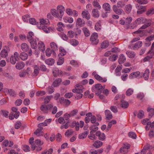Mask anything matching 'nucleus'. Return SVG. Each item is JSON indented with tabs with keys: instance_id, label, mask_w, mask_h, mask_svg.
<instances>
[{
	"instance_id": "54",
	"label": "nucleus",
	"mask_w": 154,
	"mask_h": 154,
	"mask_svg": "<svg viewBox=\"0 0 154 154\" xmlns=\"http://www.w3.org/2000/svg\"><path fill=\"white\" fill-rule=\"evenodd\" d=\"M8 94L12 97H15L17 95L16 93L12 89H10Z\"/></svg>"
},
{
	"instance_id": "31",
	"label": "nucleus",
	"mask_w": 154,
	"mask_h": 154,
	"mask_svg": "<svg viewBox=\"0 0 154 154\" xmlns=\"http://www.w3.org/2000/svg\"><path fill=\"white\" fill-rule=\"evenodd\" d=\"M126 54L128 57L131 58H134L136 55L135 53L132 51H128Z\"/></svg>"
},
{
	"instance_id": "49",
	"label": "nucleus",
	"mask_w": 154,
	"mask_h": 154,
	"mask_svg": "<svg viewBox=\"0 0 154 154\" xmlns=\"http://www.w3.org/2000/svg\"><path fill=\"white\" fill-rule=\"evenodd\" d=\"M100 23L101 22L99 21L96 23L95 26V28L97 31H100L101 29V26Z\"/></svg>"
},
{
	"instance_id": "40",
	"label": "nucleus",
	"mask_w": 154,
	"mask_h": 154,
	"mask_svg": "<svg viewBox=\"0 0 154 154\" xmlns=\"http://www.w3.org/2000/svg\"><path fill=\"white\" fill-rule=\"evenodd\" d=\"M82 30L84 33L85 35L86 36L88 37L90 36V33L89 30L86 27H84L82 29Z\"/></svg>"
},
{
	"instance_id": "23",
	"label": "nucleus",
	"mask_w": 154,
	"mask_h": 154,
	"mask_svg": "<svg viewBox=\"0 0 154 154\" xmlns=\"http://www.w3.org/2000/svg\"><path fill=\"white\" fill-rule=\"evenodd\" d=\"M49 23V20L47 19H42L40 20V22L37 23V25L39 24V26L41 24V26H44V25H47Z\"/></svg>"
},
{
	"instance_id": "64",
	"label": "nucleus",
	"mask_w": 154,
	"mask_h": 154,
	"mask_svg": "<svg viewBox=\"0 0 154 154\" xmlns=\"http://www.w3.org/2000/svg\"><path fill=\"white\" fill-rule=\"evenodd\" d=\"M133 91L132 89L129 88L126 92V95L127 96H130L133 93Z\"/></svg>"
},
{
	"instance_id": "42",
	"label": "nucleus",
	"mask_w": 154,
	"mask_h": 154,
	"mask_svg": "<svg viewBox=\"0 0 154 154\" xmlns=\"http://www.w3.org/2000/svg\"><path fill=\"white\" fill-rule=\"evenodd\" d=\"M28 73L27 70L22 71L19 73V75L21 77H25L26 75H28Z\"/></svg>"
},
{
	"instance_id": "38",
	"label": "nucleus",
	"mask_w": 154,
	"mask_h": 154,
	"mask_svg": "<svg viewBox=\"0 0 154 154\" xmlns=\"http://www.w3.org/2000/svg\"><path fill=\"white\" fill-rule=\"evenodd\" d=\"M125 8L126 12L128 14L130 13L131 10L132 6L130 4H128L125 6Z\"/></svg>"
},
{
	"instance_id": "11",
	"label": "nucleus",
	"mask_w": 154,
	"mask_h": 154,
	"mask_svg": "<svg viewBox=\"0 0 154 154\" xmlns=\"http://www.w3.org/2000/svg\"><path fill=\"white\" fill-rule=\"evenodd\" d=\"M39 42V39L38 38H34L32 40L30 41L29 43L30 44L32 48L34 49H35L37 48V43Z\"/></svg>"
},
{
	"instance_id": "6",
	"label": "nucleus",
	"mask_w": 154,
	"mask_h": 154,
	"mask_svg": "<svg viewBox=\"0 0 154 154\" xmlns=\"http://www.w3.org/2000/svg\"><path fill=\"white\" fill-rule=\"evenodd\" d=\"M130 148V145L128 143L124 144L123 146L120 149V152L122 153L126 154L128 152V149Z\"/></svg>"
},
{
	"instance_id": "56",
	"label": "nucleus",
	"mask_w": 154,
	"mask_h": 154,
	"mask_svg": "<svg viewBox=\"0 0 154 154\" xmlns=\"http://www.w3.org/2000/svg\"><path fill=\"white\" fill-rule=\"evenodd\" d=\"M73 132V131L72 129H69L66 131L65 135L67 136H69L72 134Z\"/></svg>"
},
{
	"instance_id": "34",
	"label": "nucleus",
	"mask_w": 154,
	"mask_h": 154,
	"mask_svg": "<svg viewBox=\"0 0 154 154\" xmlns=\"http://www.w3.org/2000/svg\"><path fill=\"white\" fill-rule=\"evenodd\" d=\"M64 21L66 23H72L73 22V19L72 17H65L63 18Z\"/></svg>"
},
{
	"instance_id": "55",
	"label": "nucleus",
	"mask_w": 154,
	"mask_h": 154,
	"mask_svg": "<svg viewBox=\"0 0 154 154\" xmlns=\"http://www.w3.org/2000/svg\"><path fill=\"white\" fill-rule=\"evenodd\" d=\"M47 91L49 94H52L54 91V89L52 86H49L47 88Z\"/></svg>"
},
{
	"instance_id": "26",
	"label": "nucleus",
	"mask_w": 154,
	"mask_h": 154,
	"mask_svg": "<svg viewBox=\"0 0 154 154\" xmlns=\"http://www.w3.org/2000/svg\"><path fill=\"white\" fill-rule=\"evenodd\" d=\"M34 36V34L33 33L31 32H29L28 33V35L27 36L28 41L30 42V41L34 39L33 38Z\"/></svg>"
},
{
	"instance_id": "16",
	"label": "nucleus",
	"mask_w": 154,
	"mask_h": 154,
	"mask_svg": "<svg viewBox=\"0 0 154 154\" xmlns=\"http://www.w3.org/2000/svg\"><path fill=\"white\" fill-rule=\"evenodd\" d=\"M57 10L60 13V15L63 16L64 11H65L64 7L61 5H59L57 7Z\"/></svg>"
},
{
	"instance_id": "12",
	"label": "nucleus",
	"mask_w": 154,
	"mask_h": 154,
	"mask_svg": "<svg viewBox=\"0 0 154 154\" xmlns=\"http://www.w3.org/2000/svg\"><path fill=\"white\" fill-rule=\"evenodd\" d=\"M103 8L106 11H107L105 13L106 17L107 15V13H109L111 11V6L110 5L107 3H104L103 5Z\"/></svg>"
},
{
	"instance_id": "48",
	"label": "nucleus",
	"mask_w": 154,
	"mask_h": 154,
	"mask_svg": "<svg viewBox=\"0 0 154 154\" xmlns=\"http://www.w3.org/2000/svg\"><path fill=\"white\" fill-rule=\"evenodd\" d=\"M33 140L34 138L33 137H31L30 138L29 140V143L31 144V147L32 149L34 150L35 149V145L33 143Z\"/></svg>"
},
{
	"instance_id": "45",
	"label": "nucleus",
	"mask_w": 154,
	"mask_h": 154,
	"mask_svg": "<svg viewBox=\"0 0 154 154\" xmlns=\"http://www.w3.org/2000/svg\"><path fill=\"white\" fill-rule=\"evenodd\" d=\"M64 27L62 23L59 22L57 24V30L58 31L61 32L63 31V27Z\"/></svg>"
},
{
	"instance_id": "9",
	"label": "nucleus",
	"mask_w": 154,
	"mask_h": 154,
	"mask_svg": "<svg viewBox=\"0 0 154 154\" xmlns=\"http://www.w3.org/2000/svg\"><path fill=\"white\" fill-rule=\"evenodd\" d=\"M92 75L94 76L96 79L102 82H105L107 81V79L106 78H102L97 74L96 72H93L92 73Z\"/></svg>"
},
{
	"instance_id": "39",
	"label": "nucleus",
	"mask_w": 154,
	"mask_h": 154,
	"mask_svg": "<svg viewBox=\"0 0 154 154\" xmlns=\"http://www.w3.org/2000/svg\"><path fill=\"white\" fill-rule=\"evenodd\" d=\"M93 15L94 17H98L99 16L98 11L95 9H93L92 11Z\"/></svg>"
},
{
	"instance_id": "24",
	"label": "nucleus",
	"mask_w": 154,
	"mask_h": 154,
	"mask_svg": "<svg viewBox=\"0 0 154 154\" xmlns=\"http://www.w3.org/2000/svg\"><path fill=\"white\" fill-rule=\"evenodd\" d=\"M105 113L106 119H110L112 118V115L109 110H106L105 111Z\"/></svg>"
},
{
	"instance_id": "14",
	"label": "nucleus",
	"mask_w": 154,
	"mask_h": 154,
	"mask_svg": "<svg viewBox=\"0 0 154 154\" xmlns=\"http://www.w3.org/2000/svg\"><path fill=\"white\" fill-rule=\"evenodd\" d=\"M142 42L138 41L133 46L131 49L134 50H137L142 46Z\"/></svg>"
},
{
	"instance_id": "59",
	"label": "nucleus",
	"mask_w": 154,
	"mask_h": 154,
	"mask_svg": "<svg viewBox=\"0 0 154 154\" xmlns=\"http://www.w3.org/2000/svg\"><path fill=\"white\" fill-rule=\"evenodd\" d=\"M52 96H48L46 97L44 99V102L45 103H48L50 100L51 98L52 97Z\"/></svg>"
},
{
	"instance_id": "5",
	"label": "nucleus",
	"mask_w": 154,
	"mask_h": 154,
	"mask_svg": "<svg viewBox=\"0 0 154 154\" xmlns=\"http://www.w3.org/2000/svg\"><path fill=\"white\" fill-rule=\"evenodd\" d=\"M75 86V88L72 90L73 93H81L83 92L82 90L84 89L83 86L79 84H77Z\"/></svg>"
},
{
	"instance_id": "41",
	"label": "nucleus",
	"mask_w": 154,
	"mask_h": 154,
	"mask_svg": "<svg viewBox=\"0 0 154 154\" xmlns=\"http://www.w3.org/2000/svg\"><path fill=\"white\" fill-rule=\"evenodd\" d=\"M24 66V65L23 63L19 62L17 63L16 65V68L18 69H22Z\"/></svg>"
},
{
	"instance_id": "13",
	"label": "nucleus",
	"mask_w": 154,
	"mask_h": 154,
	"mask_svg": "<svg viewBox=\"0 0 154 154\" xmlns=\"http://www.w3.org/2000/svg\"><path fill=\"white\" fill-rule=\"evenodd\" d=\"M52 73L54 77H57L61 75L62 72L61 70H59L58 68L54 67L53 69Z\"/></svg>"
},
{
	"instance_id": "37",
	"label": "nucleus",
	"mask_w": 154,
	"mask_h": 154,
	"mask_svg": "<svg viewBox=\"0 0 154 154\" xmlns=\"http://www.w3.org/2000/svg\"><path fill=\"white\" fill-rule=\"evenodd\" d=\"M121 105L122 108H126L128 106L129 104L128 102L122 100L121 101Z\"/></svg>"
},
{
	"instance_id": "62",
	"label": "nucleus",
	"mask_w": 154,
	"mask_h": 154,
	"mask_svg": "<svg viewBox=\"0 0 154 154\" xmlns=\"http://www.w3.org/2000/svg\"><path fill=\"white\" fill-rule=\"evenodd\" d=\"M38 128L34 132V134L38 136H39V133L43 129L42 127H38Z\"/></svg>"
},
{
	"instance_id": "27",
	"label": "nucleus",
	"mask_w": 154,
	"mask_h": 154,
	"mask_svg": "<svg viewBox=\"0 0 154 154\" xmlns=\"http://www.w3.org/2000/svg\"><path fill=\"white\" fill-rule=\"evenodd\" d=\"M85 24V22L82 21L81 18H78L76 21V25L81 26Z\"/></svg>"
},
{
	"instance_id": "51",
	"label": "nucleus",
	"mask_w": 154,
	"mask_h": 154,
	"mask_svg": "<svg viewBox=\"0 0 154 154\" xmlns=\"http://www.w3.org/2000/svg\"><path fill=\"white\" fill-rule=\"evenodd\" d=\"M118 56L115 54L110 56L109 58V60L111 61H114L117 60Z\"/></svg>"
},
{
	"instance_id": "32",
	"label": "nucleus",
	"mask_w": 154,
	"mask_h": 154,
	"mask_svg": "<svg viewBox=\"0 0 154 154\" xmlns=\"http://www.w3.org/2000/svg\"><path fill=\"white\" fill-rule=\"evenodd\" d=\"M103 144V143L100 141L97 140L95 141L94 143L93 146L96 148L100 147Z\"/></svg>"
},
{
	"instance_id": "1",
	"label": "nucleus",
	"mask_w": 154,
	"mask_h": 154,
	"mask_svg": "<svg viewBox=\"0 0 154 154\" xmlns=\"http://www.w3.org/2000/svg\"><path fill=\"white\" fill-rule=\"evenodd\" d=\"M53 107V106L51 104L47 105L43 104L41 105L40 109L44 113H48L51 109Z\"/></svg>"
},
{
	"instance_id": "18",
	"label": "nucleus",
	"mask_w": 154,
	"mask_h": 154,
	"mask_svg": "<svg viewBox=\"0 0 154 154\" xmlns=\"http://www.w3.org/2000/svg\"><path fill=\"white\" fill-rule=\"evenodd\" d=\"M96 136H98L99 139L101 140H104L105 138V135L103 133H101L100 131H97L96 133Z\"/></svg>"
},
{
	"instance_id": "29",
	"label": "nucleus",
	"mask_w": 154,
	"mask_h": 154,
	"mask_svg": "<svg viewBox=\"0 0 154 154\" xmlns=\"http://www.w3.org/2000/svg\"><path fill=\"white\" fill-rule=\"evenodd\" d=\"M89 132L88 131H86L79 134V138L80 139H83L85 138L87 136Z\"/></svg>"
},
{
	"instance_id": "57",
	"label": "nucleus",
	"mask_w": 154,
	"mask_h": 154,
	"mask_svg": "<svg viewBox=\"0 0 154 154\" xmlns=\"http://www.w3.org/2000/svg\"><path fill=\"white\" fill-rule=\"evenodd\" d=\"M154 14V9L153 8H151L148 10L146 15L148 16Z\"/></svg>"
},
{
	"instance_id": "7",
	"label": "nucleus",
	"mask_w": 154,
	"mask_h": 154,
	"mask_svg": "<svg viewBox=\"0 0 154 154\" xmlns=\"http://www.w3.org/2000/svg\"><path fill=\"white\" fill-rule=\"evenodd\" d=\"M41 24H40L39 26V24L37 25V27L40 29H42L46 33H49L50 31H52L53 30L54 28L53 27H49L48 28L47 27V26H41Z\"/></svg>"
},
{
	"instance_id": "33",
	"label": "nucleus",
	"mask_w": 154,
	"mask_h": 154,
	"mask_svg": "<svg viewBox=\"0 0 154 154\" xmlns=\"http://www.w3.org/2000/svg\"><path fill=\"white\" fill-rule=\"evenodd\" d=\"M62 82V79L60 78H58L55 80L53 83V85L54 87H57L59 86Z\"/></svg>"
},
{
	"instance_id": "58",
	"label": "nucleus",
	"mask_w": 154,
	"mask_h": 154,
	"mask_svg": "<svg viewBox=\"0 0 154 154\" xmlns=\"http://www.w3.org/2000/svg\"><path fill=\"white\" fill-rule=\"evenodd\" d=\"M128 135L129 137L133 139H136L137 137L136 134L132 132H130L128 134Z\"/></svg>"
},
{
	"instance_id": "28",
	"label": "nucleus",
	"mask_w": 154,
	"mask_h": 154,
	"mask_svg": "<svg viewBox=\"0 0 154 154\" xmlns=\"http://www.w3.org/2000/svg\"><path fill=\"white\" fill-rule=\"evenodd\" d=\"M99 125V123L98 122H97L95 123L94 125L91 126L90 127V130L94 131H97L98 129V127H97V126L98 125Z\"/></svg>"
},
{
	"instance_id": "35",
	"label": "nucleus",
	"mask_w": 154,
	"mask_h": 154,
	"mask_svg": "<svg viewBox=\"0 0 154 154\" xmlns=\"http://www.w3.org/2000/svg\"><path fill=\"white\" fill-rule=\"evenodd\" d=\"M50 46L53 51H56L58 50L57 46L55 42H52L51 43Z\"/></svg>"
},
{
	"instance_id": "25",
	"label": "nucleus",
	"mask_w": 154,
	"mask_h": 154,
	"mask_svg": "<svg viewBox=\"0 0 154 154\" xmlns=\"http://www.w3.org/2000/svg\"><path fill=\"white\" fill-rule=\"evenodd\" d=\"M63 102L64 103L65 105L67 106L69 105L71 103L69 100L67 99H64L63 97L61 98L60 100V102L61 104L63 103Z\"/></svg>"
},
{
	"instance_id": "44",
	"label": "nucleus",
	"mask_w": 154,
	"mask_h": 154,
	"mask_svg": "<svg viewBox=\"0 0 154 154\" xmlns=\"http://www.w3.org/2000/svg\"><path fill=\"white\" fill-rule=\"evenodd\" d=\"M45 62L48 65H52L54 63V60L52 58H49L46 60Z\"/></svg>"
},
{
	"instance_id": "2",
	"label": "nucleus",
	"mask_w": 154,
	"mask_h": 154,
	"mask_svg": "<svg viewBox=\"0 0 154 154\" xmlns=\"http://www.w3.org/2000/svg\"><path fill=\"white\" fill-rule=\"evenodd\" d=\"M103 87L100 84H97L95 85L92 88V91L93 92H95L96 94L99 95L102 92Z\"/></svg>"
},
{
	"instance_id": "50",
	"label": "nucleus",
	"mask_w": 154,
	"mask_h": 154,
	"mask_svg": "<svg viewBox=\"0 0 154 154\" xmlns=\"http://www.w3.org/2000/svg\"><path fill=\"white\" fill-rule=\"evenodd\" d=\"M99 1V0H94L92 4L94 7H97L98 8V9H100L101 8V6L98 3Z\"/></svg>"
},
{
	"instance_id": "30",
	"label": "nucleus",
	"mask_w": 154,
	"mask_h": 154,
	"mask_svg": "<svg viewBox=\"0 0 154 154\" xmlns=\"http://www.w3.org/2000/svg\"><path fill=\"white\" fill-rule=\"evenodd\" d=\"M149 70L148 69H147L145 70L143 74V77L145 80H147L149 79Z\"/></svg>"
},
{
	"instance_id": "22",
	"label": "nucleus",
	"mask_w": 154,
	"mask_h": 154,
	"mask_svg": "<svg viewBox=\"0 0 154 154\" xmlns=\"http://www.w3.org/2000/svg\"><path fill=\"white\" fill-rule=\"evenodd\" d=\"M126 60V58L125 56L123 54H121L119 56L118 60V62L119 64H121L124 63Z\"/></svg>"
},
{
	"instance_id": "4",
	"label": "nucleus",
	"mask_w": 154,
	"mask_h": 154,
	"mask_svg": "<svg viewBox=\"0 0 154 154\" xmlns=\"http://www.w3.org/2000/svg\"><path fill=\"white\" fill-rule=\"evenodd\" d=\"M19 57V53L17 52H15L14 54L12 55L11 57L10 60L11 63L12 64H15L16 61L18 60Z\"/></svg>"
},
{
	"instance_id": "3",
	"label": "nucleus",
	"mask_w": 154,
	"mask_h": 154,
	"mask_svg": "<svg viewBox=\"0 0 154 154\" xmlns=\"http://www.w3.org/2000/svg\"><path fill=\"white\" fill-rule=\"evenodd\" d=\"M90 40L92 44L96 45L99 42V40L98 39L97 34L96 33H94L91 34L90 38Z\"/></svg>"
},
{
	"instance_id": "53",
	"label": "nucleus",
	"mask_w": 154,
	"mask_h": 154,
	"mask_svg": "<svg viewBox=\"0 0 154 154\" xmlns=\"http://www.w3.org/2000/svg\"><path fill=\"white\" fill-rule=\"evenodd\" d=\"M70 44L73 46H76L79 44V42L77 40L75 39H72L70 41Z\"/></svg>"
},
{
	"instance_id": "15",
	"label": "nucleus",
	"mask_w": 154,
	"mask_h": 154,
	"mask_svg": "<svg viewBox=\"0 0 154 154\" xmlns=\"http://www.w3.org/2000/svg\"><path fill=\"white\" fill-rule=\"evenodd\" d=\"M21 48L23 51H27L29 49V46L26 43H23L21 45Z\"/></svg>"
},
{
	"instance_id": "46",
	"label": "nucleus",
	"mask_w": 154,
	"mask_h": 154,
	"mask_svg": "<svg viewBox=\"0 0 154 154\" xmlns=\"http://www.w3.org/2000/svg\"><path fill=\"white\" fill-rule=\"evenodd\" d=\"M144 19L143 17H139L135 21V23L137 24L143 23L144 22Z\"/></svg>"
},
{
	"instance_id": "47",
	"label": "nucleus",
	"mask_w": 154,
	"mask_h": 154,
	"mask_svg": "<svg viewBox=\"0 0 154 154\" xmlns=\"http://www.w3.org/2000/svg\"><path fill=\"white\" fill-rule=\"evenodd\" d=\"M147 111L149 112V116L150 117H152L154 114V109L153 108L148 107L147 109Z\"/></svg>"
},
{
	"instance_id": "52",
	"label": "nucleus",
	"mask_w": 154,
	"mask_h": 154,
	"mask_svg": "<svg viewBox=\"0 0 154 154\" xmlns=\"http://www.w3.org/2000/svg\"><path fill=\"white\" fill-rule=\"evenodd\" d=\"M116 123V122L115 120H112L108 124V126L107 127V130L108 131L110 129L111 127H112V124H115Z\"/></svg>"
},
{
	"instance_id": "19",
	"label": "nucleus",
	"mask_w": 154,
	"mask_h": 154,
	"mask_svg": "<svg viewBox=\"0 0 154 154\" xmlns=\"http://www.w3.org/2000/svg\"><path fill=\"white\" fill-rule=\"evenodd\" d=\"M82 15L83 17L88 20L90 18V15L88 11H83L82 12Z\"/></svg>"
},
{
	"instance_id": "63",
	"label": "nucleus",
	"mask_w": 154,
	"mask_h": 154,
	"mask_svg": "<svg viewBox=\"0 0 154 154\" xmlns=\"http://www.w3.org/2000/svg\"><path fill=\"white\" fill-rule=\"evenodd\" d=\"M74 32L72 31H69L67 34L68 36L70 38H72L74 35Z\"/></svg>"
},
{
	"instance_id": "10",
	"label": "nucleus",
	"mask_w": 154,
	"mask_h": 154,
	"mask_svg": "<svg viewBox=\"0 0 154 154\" xmlns=\"http://www.w3.org/2000/svg\"><path fill=\"white\" fill-rule=\"evenodd\" d=\"M51 14L55 17H57L59 19H61L62 16L60 15V13L57 10L55 9H52L51 10Z\"/></svg>"
},
{
	"instance_id": "60",
	"label": "nucleus",
	"mask_w": 154,
	"mask_h": 154,
	"mask_svg": "<svg viewBox=\"0 0 154 154\" xmlns=\"http://www.w3.org/2000/svg\"><path fill=\"white\" fill-rule=\"evenodd\" d=\"M60 54L61 56H64L66 54V51L63 48H59Z\"/></svg>"
},
{
	"instance_id": "20",
	"label": "nucleus",
	"mask_w": 154,
	"mask_h": 154,
	"mask_svg": "<svg viewBox=\"0 0 154 154\" xmlns=\"http://www.w3.org/2000/svg\"><path fill=\"white\" fill-rule=\"evenodd\" d=\"M140 73L139 71L133 72L130 74L129 76V78L131 79L136 78L140 75Z\"/></svg>"
},
{
	"instance_id": "36",
	"label": "nucleus",
	"mask_w": 154,
	"mask_h": 154,
	"mask_svg": "<svg viewBox=\"0 0 154 154\" xmlns=\"http://www.w3.org/2000/svg\"><path fill=\"white\" fill-rule=\"evenodd\" d=\"M109 43L108 41H104L102 43L101 45V47L102 48H106L109 45Z\"/></svg>"
},
{
	"instance_id": "21",
	"label": "nucleus",
	"mask_w": 154,
	"mask_h": 154,
	"mask_svg": "<svg viewBox=\"0 0 154 154\" xmlns=\"http://www.w3.org/2000/svg\"><path fill=\"white\" fill-rule=\"evenodd\" d=\"M19 57L23 60H25L27 59L28 55L25 52H22L20 54Z\"/></svg>"
},
{
	"instance_id": "8",
	"label": "nucleus",
	"mask_w": 154,
	"mask_h": 154,
	"mask_svg": "<svg viewBox=\"0 0 154 154\" xmlns=\"http://www.w3.org/2000/svg\"><path fill=\"white\" fill-rule=\"evenodd\" d=\"M10 50L8 47H6V48H4L0 52V56L3 58H5L8 56V53Z\"/></svg>"
},
{
	"instance_id": "43",
	"label": "nucleus",
	"mask_w": 154,
	"mask_h": 154,
	"mask_svg": "<svg viewBox=\"0 0 154 154\" xmlns=\"http://www.w3.org/2000/svg\"><path fill=\"white\" fill-rule=\"evenodd\" d=\"M33 68L34 69V75L36 76L39 73V67L37 65H35L33 66Z\"/></svg>"
},
{
	"instance_id": "61",
	"label": "nucleus",
	"mask_w": 154,
	"mask_h": 154,
	"mask_svg": "<svg viewBox=\"0 0 154 154\" xmlns=\"http://www.w3.org/2000/svg\"><path fill=\"white\" fill-rule=\"evenodd\" d=\"M25 3L23 4V6L25 7H27L32 3V2L30 1L29 0H26L25 1Z\"/></svg>"
},
{
	"instance_id": "17",
	"label": "nucleus",
	"mask_w": 154,
	"mask_h": 154,
	"mask_svg": "<svg viewBox=\"0 0 154 154\" xmlns=\"http://www.w3.org/2000/svg\"><path fill=\"white\" fill-rule=\"evenodd\" d=\"M38 49L43 51L45 49V45L44 42L42 41H39L38 42Z\"/></svg>"
}]
</instances>
